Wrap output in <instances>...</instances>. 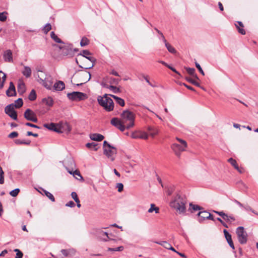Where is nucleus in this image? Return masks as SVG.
<instances>
[{"instance_id": "obj_1", "label": "nucleus", "mask_w": 258, "mask_h": 258, "mask_svg": "<svg viewBox=\"0 0 258 258\" xmlns=\"http://www.w3.org/2000/svg\"><path fill=\"white\" fill-rule=\"evenodd\" d=\"M121 119L125 125L126 129H130L135 125V114L128 110H124L121 114Z\"/></svg>"}, {"instance_id": "obj_2", "label": "nucleus", "mask_w": 258, "mask_h": 258, "mask_svg": "<svg viewBox=\"0 0 258 258\" xmlns=\"http://www.w3.org/2000/svg\"><path fill=\"white\" fill-rule=\"evenodd\" d=\"M109 95L105 94L103 97L99 96L97 98L98 103L102 106L104 109L108 112L112 111L114 108V102L113 100L108 97Z\"/></svg>"}, {"instance_id": "obj_3", "label": "nucleus", "mask_w": 258, "mask_h": 258, "mask_svg": "<svg viewBox=\"0 0 258 258\" xmlns=\"http://www.w3.org/2000/svg\"><path fill=\"white\" fill-rule=\"evenodd\" d=\"M185 201L177 195L175 199L170 203V206L175 209L179 214H183L185 212Z\"/></svg>"}, {"instance_id": "obj_4", "label": "nucleus", "mask_w": 258, "mask_h": 258, "mask_svg": "<svg viewBox=\"0 0 258 258\" xmlns=\"http://www.w3.org/2000/svg\"><path fill=\"white\" fill-rule=\"evenodd\" d=\"M57 47L61 50V53L64 56H68L69 57H73L76 52L78 51V49L73 48V45L70 43H63L59 44Z\"/></svg>"}, {"instance_id": "obj_5", "label": "nucleus", "mask_w": 258, "mask_h": 258, "mask_svg": "<svg viewBox=\"0 0 258 258\" xmlns=\"http://www.w3.org/2000/svg\"><path fill=\"white\" fill-rule=\"evenodd\" d=\"M116 153V148L111 146L106 141H104L103 142V154L113 161L114 160V155Z\"/></svg>"}, {"instance_id": "obj_6", "label": "nucleus", "mask_w": 258, "mask_h": 258, "mask_svg": "<svg viewBox=\"0 0 258 258\" xmlns=\"http://www.w3.org/2000/svg\"><path fill=\"white\" fill-rule=\"evenodd\" d=\"M37 81L39 83L42 84L46 89L51 90L53 84V81L50 76L38 75Z\"/></svg>"}, {"instance_id": "obj_7", "label": "nucleus", "mask_w": 258, "mask_h": 258, "mask_svg": "<svg viewBox=\"0 0 258 258\" xmlns=\"http://www.w3.org/2000/svg\"><path fill=\"white\" fill-rule=\"evenodd\" d=\"M68 98L73 101H80L87 98L86 94L81 92H73L67 94Z\"/></svg>"}, {"instance_id": "obj_8", "label": "nucleus", "mask_w": 258, "mask_h": 258, "mask_svg": "<svg viewBox=\"0 0 258 258\" xmlns=\"http://www.w3.org/2000/svg\"><path fill=\"white\" fill-rule=\"evenodd\" d=\"M236 233L239 242L242 244L246 243L247 240V234L244 230L243 227L240 226L237 227Z\"/></svg>"}, {"instance_id": "obj_9", "label": "nucleus", "mask_w": 258, "mask_h": 258, "mask_svg": "<svg viewBox=\"0 0 258 258\" xmlns=\"http://www.w3.org/2000/svg\"><path fill=\"white\" fill-rule=\"evenodd\" d=\"M5 112L12 119L14 120L17 119V113L14 109V105L13 104L7 105L5 108Z\"/></svg>"}, {"instance_id": "obj_10", "label": "nucleus", "mask_w": 258, "mask_h": 258, "mask_svg": "<svg viewBox=\"0 0 258 258\" xmlns=\"http://www.w3.org/2000/svg\"><path fill=\"white\" fill-rule=\"evenodd\" d=\"M110 123L112 125L116 127L121 132H123L125 129L126 128L125 125L123 123L121 119H119L118 118H113L111 119Z\"/></svg>"}, {"instance_id": "obj_11", "label": "nucleus", "mask_w": 258, "mask_h": 258, "mask_svg": "<svg viewBox=\"0 0 258 258\" xmlns=\"http://www.w3.org/2000/svg\"><path fill=\"white\" fill-rule=\"evenodd\" d=\"M72 130L70 125L67 122H61L58 124V133L69 134Z\"/></svg>"}, {"instance_id": "obj_12", "label": "nucleus", "mask_w": 258, "mask_h": 258, "mask_svg": "<svg viewBox=\"0 0 258 258\" xmlns=\"http://www.w3.org/2000/svg\"><path fill=\"white\" fill-rule=\"evenodd\" d=\"M24 117L29 121L34 122L38 121L37 118L35 113L30 109H27L24 114Z\"/></svg>"}, {"instance_id": "obj_13", "label": "nucleus", "mask_w": 258, "mask_h": 258, "mask_svg": "<svg viewBox=\"0 0 258 258\" xmlns=\"http://www.w3.org/2000/svg\"><path fill=\"white\" fill-rule=\"evenodd\" d=\"M171 148L174 152L175 155L179 157L180 155V153L185 151L186 147L177 143H174L172 144Z\"/></svg>"}, {"instance_id": "obj_14", "label": "nucleus", "mask_w": 258, "mask_h": 258, "mask_svg": "<svg viewBox=\"0 0 258 258\" xmlns=\"http://www.w3.org/2000/svg\"><path fill=\"white\" fill-rule=\"evenodd\" d=\"M91 53L88 50H83L82 52L78 54V55H81L84 58L87 59L89 61H90L92 63H95L96 59L91 56Z\"/></svg>"}, {"instance_id": "obj_15", "label": "nucleus", "mask_w": 258, "mask_h": 258, "mask_svg": "<svg viewBox=\"0 0 258 258\" xmlns=\"http://www.w3.org/2000/svg\"><path fill=\"white\" fill-rule=\"evenodd\" d=\"M131 137L133 139H142L147 140L148 138V135L145 132H134L132 134Z\"/></svg>"}, {"instance_id": "obj_16", "label": "nucleus", "mask_w": 258, "mask_h": 258, "mask_svg": "<svg viewBox=\"0 0 258 258\" xmlns=\"http://www.w3.org/2000/svg\"><path fill=\"white\" fill-rule=\"evenodd\" d=\"M198 216L199 222H202L205 219L210 218L211 214L207 211H204L199 212Z\"/></svg>"}, {"instance_id": "obj_17", "label": "nucleus", "mask_w": 258, "mask_h": 258, "mask_svg": "<svg viewBox=\"0 0 258 258\" xmlns=\"http://www.w3.org/2000/svg\"><path fill=\"white\" fill-rule=\"evenodd\" d=\"M6 94L9 97L16 95L15 87L13 82H11L9 89L6 91Z\"/></svg>"}, {"instance_id": "obj_18", "label": "nucleus", "mask_w": 258, "mask_h": 258, "mask_svg": "<svg viewBox=\"0 0 258 258\" xmlns=\"http://www.w3.org/2000/svg\"><path fill=\"white\" fill-rule=\"evenodd\" d=\"M161 38H162L163 42L165 43V45L168 50L172 53H175L176 52L175 49L167 41L165 37L163 35V33H161Z\"/></svg>"}, {"instance_id": "obj_19", "label": "nucleus", "mask_w": 258, "mask_h": 258, "mask_svg": "<svg viewBox=\"0 0 258 258\" xmlns=\"http://www.w3.org/2000/svg\"><path fill=\"white\" fill-rule=\"evenodd\" d=\"M4 58L5 61L10 62L13 61L12 52L11 50H7L5 51Z\"/></svg>"}, {"instance_id": "obj_20", "label": "nucleus", "mask_w": 258, "mask_h": 258, "mask_svg": "<svg viewBox=\"0 0 258 258\" xmlns=\"http://www.w3.org/2000/svg\"><path fill=\"white\" fill-rule=\"evenodd\" d=\"M44 126L49 130L54 131L57 133L58 131V124L54 123H45L44 124Z\"/></svg>"}, {"instance_id": "obj_21", "label": "nucleus", "mask_w": 258, "mask_h": 258, "mask_svg": "<svg viewBox=\"0 0 258 258\" xmlns=\"http://www.w3.org/2000/svg\"><path fill=\"white\" fill-rule=\"evenodd\" d=\"M90 139L95 141H101L103 140L104 136L99 134H92L90 135Z\"/></svg>"}, {"instance_id": "obj_22", "label": "nucleus", "mask_w": 258, "mask_h": 258, "mask_svg": "<svg viewBox=\"0 0 258 258\" xmlns=\"http://www.w3.org/2000/svg\"><path fill=\"white\" fill-rule=\"evenodd\" d=\"M53 88L55 90L61 91L64 89L65 85L62 81H59L54 84Z\"/></svg>"}, {"instance_id": "obj_23", "label": "nucleus", "mask_w": 258, "mask_h": 258, "mask_svg": "<svg viewBox=\"0 0 258 258\" xmlns=\"http://www.w3.org/2000/svg\"><path fill=\"white\" fill-rule=\"evenodd\" d=\"M147 130L150 133V135L153 138L158 134V130L154 126H149Z\"/></svg>"}, {"instance_id": "obj_24", "label": "nucleus", "mask_w": 258, "mask_h": 258, "mask_svg": "<svg viewBox=\"0 0 258 258\" xmlns=\"http://www.w3.org/2000/svg\"><path fill=\"white\" fill-rule=\"evenodd\" d=\"M22 73L26 78H29L31 76L32 73L31 69L29 67L25 66L24 68V70L22 72Z\"/></svg>"}, {"instance_id": "obj_25", "label": "nucleus", "mask_w": 258, "mask_h": 258, "mask_svg": "<svg viewBox=\"0 0 258 258\" xmlns=\"http://www.w3.org/2000/svg\"><path fill=\"white\" fill-rule=\"evenodd\" d=\"M17 89L20 94H23L26 91V87L24 83L23 82L19 83Z\"/></svg>"}, {"instance_id": "obj_26", "label": "nucleus", "mask_w": 258, "mask_h": 258, "mask_svg": "<svg viewBox=\"0 0 258 258\" xmlns=\"http://www.w3.org/2000/svg\"><path fill=\"white\" fill-rule=\"evenodd\" d=\"M109 95L111 96L112 98H113L115 99L116 102L119 105H120L122 107L124 106L125 103L123 99L114 95Z\"/></svg>"}, {"instance_id": "obj_27", "label": "nucleus", "mask_w": 258, "mask_h": 258, "mask_svg": "<svg viewBox=\"0 0 258 258\" xmlns=\"http://www.w3.org/2000/svg\"><path fill=\"white\" fill-rule=\"evenodd\" d=\"M42 102L43 103L45 104L46 105L51 106L53 105V101L51 97H48L47 98H43L42 99Z\"/></svg>"}, {"instance_id": "obj_28", "label": "nucleus", "mask_w": 258, "mask_h": 258, "mask_svg": "<svg viewBox=\"0 0 258 258\" xmlns=\"http://www.w3.org/2000/svg\"><path fill=\"white\" fill-rule=\"evenodd\" d=\"M50 37L56 43H58L60 44H63L64 43L55 33H50Z\"/></svg>"}, {"instance_id": "obj_29", "label": "nucleus", "mask_w": 258, "mask_h": 258, "mask_svg": "<svg viewBox=\"0 0 258 258\" xmlns=\"http://www.w3.org/2000/svg\"><path fill=\"white\" fill-rule=\"evenodd\" d=\"M86 146L89 149H93L94 151H97L98 149L97 144L94 142L88 143L86 144Z\"/></svg>"}, {"instance_id": "obj_30", "label": "nucleus", "mask_w": 258, "mask_h": 258, "mask_svg": "<svg viewBox=\"0 0 258 258\" xmlns=\"http://www.w3.org/2000/svg\"><path fill=\"white\" fill-rule=\"evenodd\" d=\"M222 219L228 222H231L232 221H234L236 220L235 217L233 216L228 215L226 214H225Z\"/></svg>"}, {"instance_id": "obj_31", "label": "nucleus", "mask_w": 258, "mask_h": 258, "mask_svg": "<svg viewBox=\"0 0 258 258\" xmlns=\"http://www.w3.org/2000/svg\"><path fill=\"white\" fill-rule=\"evenodd\" d=\"M99 235L100 238L104 241H107L109 238L107 233L102 230L99 232Z\"/></svg>"}, {"instance_id": "obj_32", "label": "nucleus", "mask_w": 258, "mask_h": 258, "mask_svg": "<svg viewBox=\"0 0 258 258\" xmlns=\"http://www.w3.org/2000/svg\"><path fill=\"white\" fill-rule=\"evenodd\" d=\"M83 77H86V79L84 80V83L87 82L91 79V74L89 72L85 73L84 74H83ZM83 84V83L78 84H77V86L82 85Z\"/></svg>"}, {"instance_id": "obj_33", "label": "nucleus", "mask_w": 258, "mask_h": 258, "mask_svg": "<svg viewBox=\"0 0 258 258\" xmlns=\"http://www.w3.org/2000/svg\"><path fill=\"white\" fill-rule=\"evenodd\" d=\"M76 63L79 65V67L81 68H84L85 69H90L93 68L95 64V63H92L90 64H84V66H82L80 64H79L78 60L77 59H76Z\"/></svg>"}, {"instance_id": "obj_34", "label": "nucleus", "mask_w": 258, "mask_h": 258, "mask_svg": "<svg viewBox=\"0 0 258 258\" xmlns=\"http://www.w3.org/2000/svg\"><path fill=\"white\" fill-rule=\"evenodd\" d=\"M15 143L17 145H21V144H25V145H29L31 143L30 141H25L24 140H21L20 139H16L15 140Z\"/></svg>"}, {"instance_id": "obj_35", "label": "nucleus", "mask_w": 258, "mask_h": 258, "mask_svg": "<svg viewBox=\"0 0 258 258\" xmlns=\"http://www.w3.org/2000/svg\"><path fill=\"white\" fill-rule=\"evenodd\" d=\"M37 96L34 90H32L29 95V99L31 101H34L36 99Z\"/></svg>"}, {"instance_id": "obj_36", "label": "nucleus", "mask_w": 258, "mask_h": 258, "mask_svg": "<svg viewBox=\"0 0 258 258\" xmlns=\"http://www.w3.org/2000/svg\"><path fill=\"white\" fill-rule=\"evenodd\" d=\"M156 243H157L159 245H161L163 246L164 247H165L166 249H169L170 247L171 246V244L169 243H168L166 241H161V242H155Z\"/></svg>"}, {"instance_id": "obj_37", "label": "nucleus", "mask_w": 258, "mask_h": 258, "mask_svg": "<svg viewBox=\"0 0 258 258\" xmlns=\"http://www.w3.org/2000/svg\"><path fill=\"white\" fill-rule=\"evenodd\" d=\"M89 40L85 37H84L82 38L80 42V45L82 47L85 46L89 44Z\"/></svg>"}, {"instance_id": "obj_38", "label": "nucleus", "mask_w": 258, "mask_h": 258, "mask_svg": "<svg viewBox=\"0 0 258 258\" xmlns=\"http://www.w3.org/2000/svg\"><path fill=\"white\" fill-rule=\"evenodd\" d=\"M23 102L22 99L19 98L15 101V104L14 105L16 108H19L23 105Z\"/></svg>"}, {"instance_id": "obj_39", "label": "nucleus", "mask_w": 258, "mask_h": 258, "mask_svg": "<svg viewBox=\"0 0 258 258\" xmlns=\"http://www.w3.org/2000/svg\"><path fill=\"white\" fill-rule=\"evenodd\" d=\"M185 79L187 81H188V82L191 83L192 84L197 86V87H201V86H200V84L196 82V81L192 79L189 78V77H186L185 78Z\"/></svg>"}, {"instance_id": "obj_40", "label": "nucleus", "mask_w": 258, "mask_h": 258, "mask_svg": "<svg viewBox=\"0 0 258 258\" xmlns=\"http://www.w3.org/2000/svg\"><path fill=\"white\" fill-rule=\"evenodd\" d=\"M44 192L45 196L49 199H50L52 202H54L55 201V198L53 197L52 194H51L50 192H49V191H48L47 190H44Z\"/></svg>"}, {"instance_id": "obj_41", "label": "nucleus", "mask_w": 258, "mask_h": 258, "mask_svg": "<svg viewBox=\"0 0 258 258\" xmlns=\"http://www.w3.org/2000/svg\"><path fill=\"white\" fill-rule=\"evenodd\" d=\"M228 162L230 163L234 167L235 169H238V166L237 164L236 161L235 159L230 158L228 160Z\"/></svg>"}, {"instance_id": "obj_42", "label": "nucleus", "mask_w": 258, "mask_h": 258, "mask_svg": "<svg viewBox=\"0 0 258 258\" xmlns=\"http://www.w3.org/2000/svg\"><path fill=\"white\" fill-rule=\"evenodd\" d=\"M190 208L193 210V211H197L202 210L203 208L200 206L197 205H194L192 204H189Z\"/></svg>"}, {"instance_id": "obj_43", "label": "nucleus", "mask_w": 258, "mask_h": 258, "mask_svg": "<svg viewBox=\"0 0 258 258\" xmlns=\"http://www.w3.org/2000/svg\"><path fill=\"white\" fill-rule=\"evenodd\" d=\"M0 74H3V76L2 77V81L0 84V89H2L4 87V83L6 80V75L3 73L2 71H0Z\"/></svg>"}, {"instance_id": "obj_44", "label": "nucleus", "mask_w": 258, "mask_h": 258, "mask_svg": "<svg viewBox=\"0 0 258 258\" xmlns=\"http://www.w3.org/2000/svg\"><path fill=\"white\" fill-rule=\"evenodd\" d=\"M69 173H70V174H73V176H74V177H75L76 178V179H79V178H78V177H76V175H77V176H79L81 179H82V178H83V177H82V176H81V174H80V172H79V171H78V170H75V171H74V172L70 171H69Z\"/></svg>"}, {"instance_id": "obj_45", "label": "nucleus", "mask_w": 258, "mask_h": 258, "mask_svg": "<svg viewBox=\"0 0 258 258\" xmlns=\"http://www.w3.org/2000/svg\"><path fill=\"white\" fill-rule=\"evenodd\" d=\"M237 23L238 24V26L236 24H235L236 27H237L238 32H245L243 29L240 28V27H243V25L241 22L238 21L237 22Z\"/></svg>"}, {"instance_id": "obj_46", "label": "nucleus", "mask_w": 258, "mask_h": 258, "mask_svg": "<svg viewBox=\"0 0 258 258\" xmlns=\"http://www.w3.org/2000/svg\"><path fill=\"white\" fill-rule=\"evenodd\" d=\"M109 89L112 91L114 93H118L120 92V90L118 88L112 85L109 86Z\"/></svg>"}, {"instance_id": "obj_47", "label": "nucleus", "mask_w": 258, "mask_h": 258, "mask_svg": "<svg viewBox=\"0 0 258 258\" xmlns=\"http://www.w3.org/2000/svg\"><path fill=\"white\" fill-rule=\"evenodd\" d=\"M51 29V25L49 23H47L43 28L42 31L43 32H48Z\"/></svg>"}, {"instance_id": "obj_48", "label": "nucleus", "mask_w": 258, "mask_h": 258, "mask_svg": "<svg viewBox=\"0 0 258 258\" xmlns=\"http://www.w3.org/2000/svg\"><path fill=\"white\" fill-rule=\"evenodd\" d=\"M19 191H20L19 188H16V189L12 190L11 191H10V194L11 196L15 197H16L18 195Z\"/></svg>"}, {"instance_id": "obj_49", "label": "nucleus", "mask_w": 258, "mask_h": 258, "mask_svg": "<svg viewBox=\"0 0 258 258\" xmlns=\"http://www.w3.org/2000/svg\"><path fill=\"white\" fill-rule=\"evenodd\" d=\"M14 251L16 252L15 258H22L23 254L19 249H14Z\"/></svg>"}, {"instance_id": "obj_50", "label": "nucleus", "mask_w": 258, "mask_h": 258, "mask_svg": "<svg viewBox=\"0 0 258 258\" xmlns=\"http://www.w3.org/2000/svg\"><path fill=\"white\" fill-rule=\"evenodd\" d=\"M7 12L0 13V21L4 22L7 19Z\"/></svg>"}, {"instance_id": "obj_51", "label": "nucleus", "mask_w": 258, "mask_h": 258, "mask_svg": "<svg viewBox=\"0 0 258 258\" xmlns=\"http://www.w3.org/2000/svg\"><path fill=\"white\" fill-rule=\"evenodd\" d=\"M186 70L188 74L192 76L195 73V69L194 68H186Z\"/></svg>"}, {"instance_id": "obj_52", "label": "nucleus", "mask_w": 258, "mask_h": 258, "mask_svg": "<svg viewBox=\"0 0 258 258\" xmlns=\"http://www.w3.org/2000/svg\"><path fill=\"white\" fill-rule=\"evenodd\" d=\"M71 196H72V198L74 199V200L76 202H77V201H78L79 200V199L78 197V195L76 192H75V191L72 192L71 194Z\"/></svg>"}, {"instance_id": "obj_53", "label": "nucleus", "mask_w": 258, "mask_h": 258, "mask_svg": "<svg viewBox=\"0 0 258 258\" xmlns=\"http://www.w3.org/2000/svg\"><path fill=\"white\" fill-rule=\"evenodd\" d=\"M116 187L118 188V192H121L123 190V185L121 183H117L116 184Z\"/></svg>"}, {"instance_id": "obj_54", "label": "nucleus", "mask_w": 258, "mask_h": 258, "mask_svg": "<svg viewBox=\"0 0 258 258\" xmlns=\"http://www.w3.org/2000/svg\"><path fill=\"white\" fill-rule=\"evenodd\" d=\"M18 136V133L17 132H13L8 135V137L11 139H13Z\"/></svg>"}, {"instance_id": "obj_55", "label": "nucleus", "mask_w": 258, "mask_h": 258, "mask_svg": "<svg viewBox=\"0 0 258 258\" xmlns=\"http://www.w3.org/2000/svg\"><path fill=\"white\" fill-rule=\"evenodd\" d=\"M71 250L68 249H61V252L62 253L63 255L65 256H68L69 255Z\"/></svg>"}, {"instance_id": "obj_56", "label": "nucleus", "mask_w": 258, "mask_h": 258, "mask_svg": "<svg viewBox=\"0 0 258 258\" xmlns=\"http://www.w3.org/2000/svg\"><path fill=\"white\" fill-rule=\"evenodd\" d=\"M196 66L197 67V68L198 69V70L199 71V72L203 75L204 76L205 75V73L203 71V70H202L201 66L200 65L199 63H198V62H196Z\"/></svg>"}, {"instance_id": "obj_57", "label": "nucleus", "mask_w": 258, "mask_h": 258, "mask_svg": "<svg viewBox=\"0 0 258 258\" xmlns=\"http://www.w3.org/2000/svg\"><path fill=\"white\" fill-rule=\"evenodd\" d=\"M174 190V188L173 187H168L166 190V193L168 196H170L172 194Z\"/></svg>"}, {"instance_id": "obj_58", "label": "nucleus", "mask_w": 258, "mask_h": 258, "mask_svg": "<svg viewBox=\"0 0 258 258\" xmlns=\"http://www.w3.org/2000/svg\"><path fill=\"white\" fill-rule=\"evenodd\" d=\"M179 84L180 85H183L186 88H187V89H188L189 90H190L192 91H195V89L192 88V87L190 86H188L187 85H186V84H185L184 83H179Z\"/></svg>"}, {"instance_id": "obj_59", "label": "nucleus", "mask_w": 258, "mask_h": 258, "mask_svg": "<svg viewBox=\"0 0 258 258\" xmlns=\"http://www.w3.org/2000/svg\"><path fill=\"white\" fill-rule=\"evenodd\" d=\"M177 140L180 143V145H183L184 146L187 147V144L186 142L181 139L177 138Z\"/></svg>"}, {"instance_id": "obj_60", "label": "nucleus", "mask_w": 258, "mask_h": 258, "mask_svg": "<svg viewBox=\"0 0 258 258\" xmlns=\"http://www.w3.org/2000/svg\"><path fill=\"white\" fill-rule=\"evenodd\" d=\"M75 206V204L74 202L72 201H69L66 204V206L71 207V208L74 207Z\"/></svg>"}, {"instance_id": "obj_61", "label": "nucleus", "mask_w": 258, "mask_h": 258, "mask_svg": "<svg viewBox=\"0 0 258 258\" xmlns=\"http://www.w3.org/2000/svg\"><path fill=\"white\" fill-rule=\"evenodd\" d=\"M223 232L226 239H228V238L231 237V234H229V232L226 229H224L223 230Z\"/></svg>"}, {"instance_id": "obj_62", "label": "nucleus", "mask_w": 258, "mask_h": 258, "mask_svg": "<svg viewBox=\"0 0 258 258\" xmlns=\"http://www.w3.org/2000/svg\"><path fill=\"white\" fill-rule=\"evenodd\" d=\"M25 125L27 126H31V127H34V128H40L39 126H38L35 124H34L33 123H31L30 122H27L25 123Z\"/></svg>"}, {"instance_id": "obj_63", "label": "nucleus", "mask_w": 258, "mask_h": 258, "mask_svg": "<svg viewBox=\"0 0 258 258\" xmlns=\"http://www.w3.org/2000/svg\"><path fill=\"white\" fill-rule=\"evenodd\" d=\"M217 220L219 221L223 226L228 228L227 225L220 218H217Z\"/></svg>"}, {"instance_id": "obj_64", "label": "nucleus", "mask_w": 258, "mask_h": 258, "mask_svg": "<svg viewBox=\"0 0 258 258\" xmlns=\"http://www.w3.org/2000/svg\"><path fill=\"white\" fill-rule=\"evenodd\" d=\"M213 212L216 214H217L218 215H219V216H221V217L223 218V216H224L225 215V213L223 212V211H213Z\"/></svg>"}]
</instances>
